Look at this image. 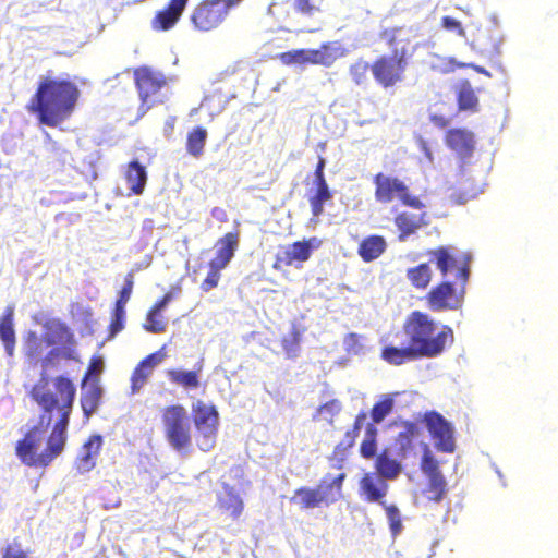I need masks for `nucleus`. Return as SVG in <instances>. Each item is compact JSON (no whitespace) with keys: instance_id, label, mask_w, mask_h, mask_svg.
I'll return each instance as SVG.
<instances>
[{"instance_id":"14","label":"nucleus","mask_w":558,"mask_h":558,"mask_svg":"<svg viewBox=\"0 0 558 558\" xmlns=\"http://www.w3.org/2000/svg\"><path fill=\"white\" fill-rule=\"evenodd\" d=\"M426 255L429 257V262L439 270L442 279H448L450 275H453L454 280L459 281L460 269L463 267H465L468 278L470 277L469 260H458L451 246L441 245L436 248L428 250Z\"/></svg>"},{"instance_id":"40","label":"nucleus","mask_w":558,"mask_h":558,"mask_svg":"<svg viewBox=\"0 0 558 558\" xmlns=\"http://www.w3.org/2000/svg\"><path fill=\"white\" fill-rule=\"evenodd\" d=\"M302 331L296 325H293L291 330L281 340V345L287 356L293 359L298 355Z\"/></svg>"},{"instance_id":"42","label":"nucleus","mask_w":558,"mask_h":558,"mask_svg":"<svg viewBox=\"0 0 558 558\" xmlns=\"http://www.w3.org/2000/svg\"><path fill=\"white\" fill-rule=\"evenodd\" d=\"M368 71H371V63L364 59L356 60L349 68V74L356 85H362L367 82Z\"/></svg>"},{"instance_id":"30","label":"nucleus","mask_w":558,"mask_h":558,"mask_svg":"<svg viewBox=\"0 0 558 558\" xmlns=\"http://www.w3.org/2000/svg\"><path fill=\"white\" fill-rule=\"evenodd\" d=\"M425 214L418 217L409 213H401L396 216L395 225L397 226L399 233V240L404 241L409 235L413 234L423 225V218Z\"/></svg>"},{"instance_id":"16","label":"nucleus","mask_w":558,"mask_h":558,"mask_svg":"<svg viewBox=\"0 0 558 558\" xmlns=\"http://www.w3.org/2000/svg\"><path fill=\"white\" fill-rule=\"evenodd\" d=\"M102 446L104 438L98 434L90 435L86 439L74 461V466L78 473L90 472L96 466Z\"/></svg>"},{"instance_id":"62","label":"nucleus","mask_w":558,"mask_h":558,"mask_svg":"<svg viewBox=\"0 0 558 558\" xmlns=\"http://www.w3.org/2000/svg\"><path fill=\"white\" fill-rule=\"evenodd\" d=\"M324 167H325L324 158L320 157V156H316V163H315L314 174H317V175L323 174Z\"/></svg>"},{"instance_id":"21","label":"nucleus","mask_w":558,"mask_h":558,"mask_svg":"<svg viewBox=\"0 0 558 558\" xmlns=\"http://www.w3.org/2000/svg\"><path fill=\"white\" fill-rule=\"evenodd\" d=\"M388 488L389 486L386 481L374 473H366L360 480L361 493L368 502H378L385 506L383 499L387 495Z\"/></svg>"},{"instance_id":"29","label":"nucleus","mask_w":558,"mask_h":558,"mask_svg":"<svg viewBox=\"0 0 558 558\" xmlns=\"http://www.w3.org/2000/svg\"><path fill=\"white\" fill-rule=\"evenodd\" d=\"M457 102L461 111L476 112L478 110V98L468 80L462 81L457 88Z\"/></svg>"},{"instance_id":"12","label":"nucleus","mask_w":558,"mask_h":558,"mask_svg":"<svg viewBox=\"0 0 558 558\" xmlns=\"http://www.w3.org/2000/svg\"><path fill=\"white\" fill-rule=\"evenodd\" d=\"M375 196L380 203L399 199L403 205L414 209L424 208L423 202L409 193L408 186L397 177H375Z\"/></svg>"},{"instance_id":"23","label":"nucleus","mask_w":558,"mask_h":558,"mask_svg":"<svg viewBox=\"0 0 558 558\" xmlns=\"http://www.w3.org/2000/svg\"><path fill=\"white\" fill-rule=\"evenodd\" d=\"M44 341L47 345L71 348L75 343L74 335L63 323L56 322L47 326Z\"/></svg>"},{"instance_id":"13","label":"nucleus","mask_w":558,"mask_h":558,"mask_svg":"<svg viewBox=\"0 0 558 558\" xmlns=\"http://www.w3.org/2000/svg\"><path fill=\"white\" fill-rule=\"evenodd\" d=\"M423 421L430 437L435 440V448L441 452L452 453L456 450L452 425L436 411L426 412Z\"/></svg>"},{"instance_id":"10","label":"nucleus","mask_w":558,"mask_h":558,"mask_svg":"<svg viewBox=\"0 0 558 558\" xmlns=\"http://www.w3.org/2000/svg\"><path fill=\"white\" fill-rule=\"evenodd\" d=\"M322 240L312 236L307 240L296 241L290 245L279 248L275 255L272 268L276 270H283L287 267L295 265L301 267L303 263L307 262L313 252L319 248Z\"/></svg>"},{"instance_id":"6","label":"nucleus","mask_w":558,"mask_h":558,"mask_svg":"<svg viewBox=\"0 0 558 558\" xmlns=\"http://www.w3.org/2000/svg\"><path fill=\"white\" fill-rule=\"evenodd\" d=\"M161 423L169 446L181 453L190 452L192 433L186 409L181 404L165 407L161 410Z\"/></svg>"},{"instance_id":"46","label":"nucleus","mask_w":558,"mask_h":558,"mask_svg":"<svg viewBox=\"0 0 558 558\" xmlns=\"http://www.w3.org/2000/svg\"><path fill=\"white\" fill-rule=\"evenodd\" d=\"M344 351L350 355H359L363 352L362 336L350 332L343 339Z\"/></svg>"},{"instance_id":"7","label":"nucleus","mask_w":558,"mask_h":558,"mask_svg":"<svg viewBox=\"0 0 558 558\" xmlns=\"http://www.w3.org/2000/svg\"><path fill=\"white\" fill-rule=\"evenodd\" d=\"M468 274L465 267L460 269L459 281L442 279L425 294L427 307L433 312L457 311L462 307L465 296Z\"/></svg>"},{"instance_id":"17","label":"nucleus","mask_w":558,"mask_h":558,"mask_svg":"<svg viewBox=\"0 0 558 558\" xmlns=\"http://www.w3.org/2000/svg\"><path fill=\"white\" fill-rule=\"evenodd\" d=\"M445 144L460 158L465 159L472 156L475 149L474 133L464 128H452L445 133Z\"/></svg>"},{"instance_id":"54","label":"nucleus","mask_w":558,"mask_h":558,"mask_svg":"<svg viewBox=\"0 0 558 558\" xmlns=\"http://www.w3.org/2000/svg\"><path fill=\"white\" fill-rule=\"evenodd\" d=\"M102 369H104L102 359L100 356H93L89 361L87 371L83 377L82 385H84L93 375L100 374L102 372Z\"/></svg>"},{"instance_id":"64","label":"nucleus","mask_w":558,"mask_h":558,"mask_svg":"<svg viewBox=\"0 0 558 558\" xmlns=\"http://www.w3.org/2000/svg\"><path fill=\"white\" fill-rule=\"evenodd\" d=\"M469 66H471L477 73H482V74H484L486 76H490V73L485 68H483V66L475 65V64H470Z\"/></svg>"},{"instance_id":"37","label":"nucleus","mask_w":558,"mask_h":558,"mask_svg":"<svg viewBox=\"0 0 558 558\" xmlns=\"http://www.w3.org/2000/svg\"><path fill=\"white\" fill-rule=\"evenodd\" d=\"M325 0H291L293 11L304 17H314L323 12Z\"/></svg>"},{"instance_id":"11","label":"nucleus","mask_w":558,"mask_h":558,"mask_svg":"<svg viewBox=\"0 0 558 558\" xmlns=\"http://www.w3.org/2000/svg\"><path fill=\"white\" fill-rule=\"evenodd\" d=\"M133 74L141 109L146 112L151 107V98L167 86L168 80L163 73L147 65L136 68Z\"/></svg>"},{"instance_id":"44","label":"nucleus","mask_w":558,"mask_h":558,"mask_svg":"<svg viewBox=\"0 0 558 558\" xmlns=\"http://www.w3.org/2000/svg\"><path fill=\"white\" fill-rule=\"evenodd\" d=\"M342 409L338 399H331L318 407L316 414L323 416L329 423L333 422V417L340 413Z\"/></svg>"},{"instance_id":"2","label":"nucleus","mask_w":558,"mask_h":558,"mask_svg":"<svg viewBox=\"0 0 558 558\" xmlns=\"http://www.w3.org/2000/svg\"><path fill=\"white\" fill-rule=\"evenodd\" d=\"M402 330L408 345L388 344L381 349L380 357L390 365L399 366L423 357H436L454 340L451 327L442 325L436 332L437 323L421 311H413L405 317Z\"/></svg>"},{"instance_id":"55","label":"nucleus","mask_w":558,"mask_h":558,"mask_svg":"<svg viewBox=\"0 0 558 558\" xmlns=\"http://www.w3.org/2000/svg\"><path fill=\"white\" fill-rule=\"evenodd\" d=\"M415 142H416L420 150L424 154L426 161L428 163H433L434 156H433V151H432V148H430L428 142L422 135H416Z\"/></svg>"},{"instance_id":"53","label":"nucleus","mask_w":558,"mask_h":558,"mask_svg":"<svg viewBox=\"0 0 558 558\" xmlns=\"http://www.w3.org/2000/svg\"><path fill=\"white\" fill-rule=\"evenodd\" d=\"M475 44L477 45L480 52L482 54H487L489 57H496L500 53V39H498V38H492L489 47L485 46V43L483 41V37L477 38L475 40Z\"/></svg>"},{"instance_id":"27","label":"nucleus","mask_w":558,"mask_h":558,"mask_svg":"<svg viewBox=\"0 0 558 558\" xmlns=\"http://www.w3.org/2000/svg\"><path fill=\"white\" fill-rule=\"evenodd\" d=\"M375 470L384 480H395L401 473L402 466L389 456L387 449H384L375 459Z\"/></svg>"},{"instance_id":"20","label":"nucleus","mask_w":558,"mask_h":558,"mask_svg":"<svg viewBox=\"0 0 558 558\" xmlns=\"http://www.w3.org/2000/svg\"><path fill=\"white\" fill-rule=\"evenodd\" d=\"M306 195L314 217H319L324 213V205L332 199V192L325 177H315Z\"/></svg>"},{"instance_id":"57","label":"nucleus","mask_w":558,"mask_h":558,"mask_svg":"<svg viewBox=\"0 0 558 558\" xmlns=\"http://www.w3.org/2000/svg\"><path fill=\"white\" fill-rule=\"evenodd\" d=\"M429 121L438 129H446L449 126L451 119L444 114L434 112L429 114Z\"/></svg>"},{"instance_id":"59","label":"nucleus","mask_w":558,"mask_h":558,"mask_svg":"<svg viewBox=\"0 0 558 558\" xmlns=\"http://www.w3.org/2000/svg\"><path fill=\"white\" fill-rule=\"evenodd\" d=\"M305 54V62L311 64H318V48L317 49H303Z\"/></svg>"},{"instance_id":"22","label":"nucleus","mask_w":558,"mask_h":558,"mask_svg":"<svg viewBox=\"0 0 558 558\" xmlns=\"http://www.w3.org/2000/svg\"><path fill=\"white\" fill-rule=\"evenodd\" d=\"M368 414L366 411H360L353 421L352 426L344 433L341 440L336 445L333 453L336 456L344 457L355 446L356 439L360 436L362 428L365 429Z\"/></svg>"},{"instance_id":"61","label":"nucleus","mask_w":558,"mask_h":558,"mask_svg":"<svg viewBox=\"0 0 558 558\" xmlns=\"http://www.w3.org/2000/svg\"><path fill=\"white\" fill-rule=\"evenodd\" d=\"M175 117H169L166 122H165V126H163V130H165V133L167 134V136H171L172 133H173V130H174V125H175Z\"/></svg>"},{"instance_id":"8","label":"nucleus","mask_w":558,"mask_h":558,"mask_svg":"<svg viewBox=\"0 0 558 558\" xmlns=\"http://www.w3.org/2000/svg\"><path fill=\"white\" fill-rule=\"evenodd\" d=\"M192 420L195 426L196 446L208 452L216 446L219 429V413L211 403L197 400L192 404Z\"/></svg>"},{"instance_id":"15","label":"nucleus","mask_w":558,"mask_h":558,"mask_svg":"<svg viewBox=\"0 0 558 558\" xmlns=\"http://www.w3.org/2000/svg\"><path fill=\"white\" fill-rule=\"evenodd\" d=\"M421 470L428 477L426 492L429 494L428 499L439 502L446 494V480L439 469V463L430 452L428 446H425L421 459Z\"/></svg>"},{"instance_id":"32","label":"nucleus","mask_w":558,"mask_h":558,"mask_svg":"<svg viewBox=\"0 0 558 558\" xmlns=\"http://www.w3.org/2000/svg\"><path fill=\"white\" fill-rule=\"evenodd\" d=\"M480 190L474 186L471 182L470 178H465L459 182L458 186L451 187L449 190V199L451 203L457 205H462L473 199Z\"/></svg>"},{"instance_id":"35","label":"nucleus","mask_w":558,"mask_h":558,"mask_svg":"<svg viewBox=\"0 0 558 558\" xmlns=\"http://www.w3.org/2000/svg\"><path fill=\"white\" fill-rule=\"evenodd\" d=\"M344 54L345 50L338 43H324L318 48V65L330 66Z\"/></svg>"},{"instance_id":"56","label":"nucleus","mask_w":558,"mask_h":558,"mask_svg":"<svg viewBox=\"0 0 558 558\" xmlns=\"http://www.w3.org/2000/svg\"><path fill=\"white\" fill-rule=\"evenodd\" d=\"M179 291V288H177V291H169L163 294V296L158 300L150 308L160 312L174 299L177 292Z\"/></svg>"},{"instance_id":"24","label":"nucleus","mask_w":558,"mask_h":558,"mask_svg":"<svg viewBox=\"0 0 558 558\" xmlns=\"http://www.w3.org/2000/svg\"><path fill=\"white\" fill-rule=\"evenodd\" d=\"M387 250V242L383 235L373 234L365 236L359 244L357 254L365 263L380 257Z\"/></svg>"},{"instance_id":"4","label":"nucleus","mask_w":558,"mask_h":558,"mask_svg":"<svg viewBox=\"0 0 558 558\" xmlns=\"http://www.w3.org/2000/svg\"><path fill=\"white\" fill-rule=\"evenodd\" d=\"M378 37L391 49V53L376 57L371 62V73L379 87L393 88L404 81L412 56L411 40L403 36L399 26L381 29Z\"/></svg>"},{"instance_id":"45","label":"nucleus","mask_w":558,"mask_h":558,"mask_svg":"<svg viewBox=\"0 0 558 558\" xmlns=\"http://www.w3.org/2000/svg\"><path fill=\"white\" fill-rule=\"evenodd\" d=\"M421 434L420 427L414 422H405L403 430L398 434V440L402 447H410L413 439L417 438Z\"/></svg>"},{"instance_id":"58","label":"nucleus","mask_w":558,"mask_h":558,"mask_svg":"<svg viewBox=\"0 0 558 558\" xmlns=\"http://www.w3.org/2000/svg\"><path fill=\"white\" fill-rule=\"evenodd\" d=\"M126 174H146V166L138 160H132L128 165Z\"/></svg>"},{"instance_id":"60","label":"nucleus","mask_w":558,"mask_h":558,"mask_svg":"<svg viewBox=\"0 0 558 558\" xmlns=\"http://www.w3.org/2000/svg\"><path fill=\"white\" fill-rule=\"evenodd\" d=\"M211 216L221 222H226L228 220L227 211L221 207L213 208Z\"/></svg>"},{"instance_id":"39","label":"nucleus","mask_w":558,"mask_h":558,"mask_svg":"<svg viewBox=\"0 0 558 558\" xmlns=\"http://www.w3.org/2000/svg\"><path fill=\"white\" fill-rule=\"evenodd\" d=\"M393 398L391 395H384L381 399L376 402L371 410V417L374 425L383 422L387 415L392 412Z\"/></svg>"},{"instance_id":"25","label":"nucleus","mask_w":558,"mask_h":558,"mask_svg":"<svg viewBox=\"0 0 558 558\" xmlns=\"http://www.w3.org/2000/svg\"><path fill=\"white\" fill-rule=\"evenodd\" d=\"M218 244L221 246L217 250L215 258L209 263L217 265L218 267L225 268L232 259L234 252L239 246V233L228 232L219 241Z\"/></svg>"},{"instance_id":"18","label":"nucleus","mask_w":558,"mask_h":558,"mask_svg":"<svg viewBox=\"0 0 558 558\" xmlns=\"http://www.w3.org/2000/svg\"><path fill=\"white\" fill-rule=\"evenodd\" d=\"M189 0H170L153 17L150 25L156 32H166L173 28L180 21Z\"/></svg>"},{"instance_id":"5","label":"nucleus","mask_w":558,"mask_h":558,"mask_svg":"<svg viewBox=\"0 0 558 558\" xmlns=\"http://www.w3.org/2000/svg\"><path fill=\"white\" fill-rule=\"evenodd\" d=\"M345 476L343 472L337 476L326 474L316 487L302 486L296 488L290 500L304 510L329 506L342 496Z\"/></svg>"},{"instance_id":"36","label":"nucleus","mask_w":558,"mask_h":558,"mask_svg":"<svg viewBox=\"0 0 558 558\" xmlns=\"http://www.w3.org/2000/svg\"><path fill=\"white\" fill-rule=\"evenodd\" d=\"M207 140V131L203 126L192 129L186 135V150L190 155L198 157L203 154Z\"/></svg>"},{"instance_id":"26","label":"nucleus","mask_w":558,"mask_h":558,"mask_svg":"<svg viewBox=\"0 0 558 558\" xmlns=\"http://www.w3.org/2000/svg\"><path fill=\"white\" fill-rule=\"evenodd\" d=\"M13 317L14 308L12 306H8L0 316V339L9 356H13L16 342Z\"/></svg>"},{"instance_id":"9","label":"nucleus","mask_w":558,"mask_h":558,"mask_svg":"<svg viewBox=\"0 0 558 558\" xmlns=\"http://www.w3.org/2000/svg\"><path fill=\"white\" fill-rule=\"evenodd\" d=\"M243 0H202L192 10L190 20L193 27L202 33L217 29L229 12Z\"/></svg>"},{"instance_id":"52","label":"nucleus","mask_w":558,"mask_h":558,"mask_svg":"<svg viewBox=\"0 0 558 558\" xmlns=\"http://www.w3.org/2000/svg\"><path fill=\"white\" fill-rule=\"evenodd\" d=\"M132 290H133V276L131 274H129L128 277L125 278L124 286L122 287L119 298L116 301L114 305L125 308V304L128 303V301L131 298Z\"/></svg>"},{"instance_id":"28","label":"nucleus","mask_w":558,"mask_h":558,"mask_svg":"<svg viewBox=\"0 0 558 558\" xmlns=\"http://www.w3.org/2000/svg\"><path fill=\"white\" fill-rule=\"evenodd\" d=\"M407 279L416 290H426L433 279V271L428 263H421L407 269Z\"/></svg>"},{"instance_id":"31","label":"nucleus","mask_w":558,"mask_h":558,"mask_svg":"<svg viewBox=\"0 0 558 558\" xmlns=\"http://www.w3.org/2000/svg\"><path fill=\"white\" fill-rule=\"evenodd\" d=\"M202 366L197 369L184 371V369H169L167 372L168 378L171 383L181 386L185 389H196L199 387V373Z\"/></svg>"},{"instance_id":"1","label":"nucleus","mask_w":558,"mask_h":558,"mask_svg":"<svg viewBox=\"0 0 558 558\" xmlns=\"http://www.w3.org/2000/svg\"><path fill=\"white\" fill-rule=\"evenodd\" d=\"M41 411L37 425L15 445V453L29 468L45 469L64 450L76 398V386L64 375L41 376L29 391Z\"/></svg>"},{"instance_id":"19","label":"nucleus","mask_w":558,"mask_h":558,"mask_svg":"<svg viewBox=\"0 0 558 558\" xmlns=\"http://www.w3.org/2000/svg\"><path fill=\"white\" fill-rule=\"evenodd\" d=\"M165 357L166 353L162 348L161 350L147 355L137 364L131 376V389L133 393L140 391V389L146 384L147 379L151 376L155 367L159 365Z\"/></svg>"},{"instance_id":"43","label":"nucleus","mask_w":558,"mask_h":558,"mask_svg":"<svg viewBox=\"0 0 558 558\" xmlns=\"http://www.w3.org/2000/svg\"><path fill=\"white\" fill-rule=\"evenodd\" d=\"M146 179H147V177H124L126 191H123V189L121 186H119V190H120L119 193L122 196H126V197H130L132 195L142 194V192L144 191V187L146 185Z\"/></svg>"},{"instance_id":"50","label":"nucleus","mask_w":558,"mask_h":558,"mask_svg":"<svg viewBox=\"0 0 558 558\" xmlns=\"http://www.w3.org/2000/svg\"><path fill=\"white\" fill-rule=\"evenodd\" d=\"M125 308L114 305L110 323V333L113 336L124 328Z\"/></svg>"},{"instance_id":"38","label":"nucleus","mask_w":558,"mask_h":558,"mask_svg":"<svg viewBox=\"0 0 558 558\" xmlns=\"http://www.w3.org/2000/svg\"><path fill=\"white\" fill-rule=\"evenodd\" d=\"M220 507L229 512L233 520H238L243 512L244 504L239 494L232 487H228L227 499L220 501Z\"/></svg>"},{"instance_id":"49","label":"nucleus","mask_w":558,"mask_h":558,"mask_svg":"<svg viewBox=\"0 0 558 558\" xmlns=\"http://www.w3.org/2000/svg\"><path fill=\"white\" fill-rule=\"evenodd\" d=\"M278 58L284 65L305 64L306 63L303 49H295V50L282 52L278 56Z\"/></svg>"},{"instance_id":"48","label":"nucleus","mask_w":558,"mask_h":558,"mask_svg":"<svg viewBox=\"0 0 558 558\" xmlns=\"http://www.w3.org/2000/svg\"><path fill=\"white\" fill-rule=\"evenodd\" d=\"M223 268L218 267L217 265L209 263V271H208L206 278L201 283V289L204 292H208V291L213 290L214 288H216L218 286L219 280H220V271Z\"/></svg>"},{"instance_id":"3","label":"nucleus","mask_w":558,"mask_h":558,"mask_svg":"<svg viewBox=\"0 0 558 558\" xmlns=\"http://www.w3.org/2000/svg\"><path fill=\"white\" fill-rule=\"evenodd\" d=\"M81 97L77 85L68 78L43 76L26 110L36 116L39 124L59 128L75 111Z\"/></svg>"},{"instance_id":"63","label":"nucleus","mask_w":558,"mask_h":558,"mask_svg":"<svg viewBox=\"0 0 558 558\" xmlns=\"http://www.w3.org/2000/svg\"><path fill=\"white\" fill-rule=\"evenodd\" d=\"M60 354L61 352L58 349L50 350L46 355L45 363L51 362L54 357H58Z\"/></svg>"},{"instance_id":"51","label":"nucleus","mask_w":558,"mask_h":558,"mask_svg":"<svg viewBox=\"0 0 558 558\" xmlns=\"http://www.w3.org/2000/svg\"><path fill=\"white\" fill-rule=\"evenodd\" d=\"M440 25L448 32L456 33L460 37H465L466 33L461 22L451 16H444L440 21Z\"/></svg>"},{"instance_id":"33","label":"nucleus","mask_w":558,"mask_h":558,"mask_svg":"<svg viewBox=\"0 0 558 558\" xmlns=\"http://www.w3.org/2000/svg\"><path fill=\"white\" fill-rule=\"evenodd\" d=\"M377 439L378 428L373 423H367L364 430V437L359 449L362 458L372 460L377 457Z\"/></svg>"},{"instance_id":"47","label":"nucleus","mask_w":558,"mask_h":558,"mask_svg":"<svg viewBox=\"0 0 558 558\" xmlns=\"http://www.w3.org/2000/svg\"><path fill=\"white\" fill-rule=\"evenodd\" d=\"M383 507L386 510V514H387V518L389 521V526H390L391 533L393 535L399 534L402 530V521H401V515H400L399 509L395 505L387 506L385 504V506H383Z\"/></svg>"},{"instance_id":"34","label":"nucleus","mask_w":558,"mask_h":558,"mask_svg":"<svg viewBox=\"0 0 558 558\" xmlns=\"http://www.w3.org/2000/svg\"><path fill=\"white\" fill-rule=\"evenodd\" d=\"M102 390L97 383L90 385L81 396V407L86 418L96 412L100 405Z\"/></svg>"},{"instance_id":"41","label":"nucleus","mask_w":558,"mask_h":558,"mask_svg":"<svg viewBox=\"0 0 558 558\" xmlns=\"http://www.w3.org/2000/svg\"><path fill=\"white\" fill-rule=\"evenodd\" d=\"M143 327L148 332L162 333L166 331L167 322L160 312L149 308L146 315V323Z\"/></svg>"}]
</instances>
